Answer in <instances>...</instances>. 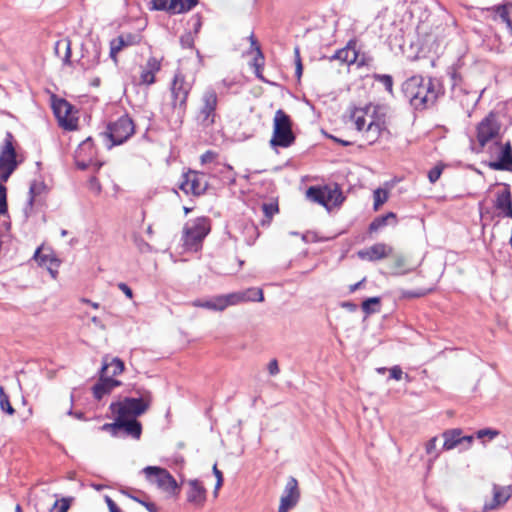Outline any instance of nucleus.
<instances>
[{
  "mask_svg": "<svg viewBox=\"0 0 512 512\" xmlns=\"http://www.w3.org/2000/svg\"><path fill=\"white\" fill-rule=\"evenodd\" d=\"M402 92L411 106L416 110H424L435 104L441 88L437 81L415 75L402 84Z\"/></svg>",
  "mask_w": 512,
  "mask_h": 512,
  "instance_id": "nucleus-1",
  "label": "nucleus"
},
{
  "mask_svg": "<svg viewBox=\"0 0 512 512\" xmlns=\"http://www.w3.org/2000/svg\"><path fill=\"white\" fill-rule=\"evenodd\" d=\"M300 500V489L298 481L294 477H289L282 496L280 498L279 512H289Z\"/></svg>",
  "mask_w": 512,
  "mask_h": 512,
  "instance_id": "nucleus-16",
  "label": "nucleus"
},
{
  "mask_svg": "<svg viewBox=\"0 0 512 512\" xmlns=\"http://www.w3.org/2000/svg\"><path fill=\"white\" fill-rule=\"evenodd\" d=\"M342 307H344L350 311H355L357 309V305L352 302H343Z\"/></svg>",
  "mask_w": 512,
  "mask_h": 512,
  "instance_id": "nucleus-60",
  "label": "nucleus"
},
{
  "mask_svg": "<svg viewBox=\"0 0 512 512\" xmlns=\"http://www.w3.org/2000/svg\"><path fill=\"white\" fill-rule=\"evenodd\" d=\"M375 81L381 83L387 92L392 94L393 92V78L391 75L388 74H375L374 76Z\"/></svg>",
  "mask_w": 512,
  "mask_h": 512,
  "instance_id": "nucleus-39",
  "label": "nucleus"
},
{
  "mask_svg": "<svg viewBox=\"0 0 512 512\" xmlns=\"http://www.w3.org/2000/svg\"><path fill=\"white\" fill-rule=\"evenodd\" d=\"M499 434H500V432L496 429L485 428V429L478 430L476 432V437L478 439H483L485 437H488L490 440H492V439L496 438Z\"/></svg>",
  "mask_w": 512,
  "mask_h": 512,
  "instance_id": "nucleus-42",
  "label": "nucleus"
},
{
  "mask_svg": "<svg viewBox=\"0 0 512 512\" xmlns=\"http://www.w3.org/2000/svg\"><path fill=\"white\" fill-rule=\"evenodd\" d=\"M262 210L268 223L272 217L279 212L278 204L276 202L263 203Z\"/></svg>",
  "mask_w": 512,
  "mask_h": 512,
  "instance_id": "nucleus-40",
  "label": "nucleus"
},
{
  "mask_svg": "<svg viewBox=\"0 0 512 512\" xmlns=\"http://www.w3.org/2000/svg\"><path fill=\"white\" fill-rule=\"evenodd\" d=\"M118 288L129 298L131 299L133 297L132 289L123 282L118 283Z\"/></svg>",
  "mask_w": 512,
  "mask_h": 512,
  "instance_id": "nucleus-55",
  "label": "nucleus"
},
{
  "mask_svg": "<svg viewBox=\"0 0 512 512\" xmlns=\"http://www.w3.org/2000/svg\"><path fill=\"white\" fill-rule=\"evenodd\" d=\"M218 96L213 88H206L198 101L196 121L202 128L211 127L217 117Z\"/></svg>",
  "mask_w": 512,
  "mask_h": 512,
  "instance_id": "nucleus-8",
  "label": "nucleus"
},
{
  "mask_svg": "<svg viewBox=\"0 0 512 512\" xmlns=\"http://www.w3.org/2000/svg\"><path fill=\"white\" fill-rule=\"evenodd\" d=\"M7 210V189L0 183V215H5Z\"/></svg>",
  "mask_w": 512,
  "mask_h": 512,
  "instance_id": "nucleus-43",
  "label": "nucleus"
},
{
  "mask_svg": "<svg viewBox=\"0 0 512 512\" xmlns=\"http://www.w3.org/2000/svg\"><path fill=\"white\" fill-rule=\"evenodd\" d=\"M501 128L502 125L498 115L494 112H490L478 123L476 127V139L482 150L489 144L495 145L502 141Z\"/></svg>",
  "mask_w": 512,
  "mask_h": 512,
  "instance_id": "nucleus-6",
  "label": "nucleus"
},
{
  "mask_svg": "<svg viewBox=\"0 0 512 512\" xmlns=\"http://www.w3.org/2000/svg\"><path fill=\"white\" fill-rule=\"evenodd\" d=\"M393 248L385 243H376L367 249L358 252L359 258L368 261H377L391 255Z\"/></svg>",
  "mask_w": 512,
  "mask_h": 512,
  "instance_id": "nucleus-23",
  "label": "nucleus"
},
{
  "mask_svg": "<svg viewBox=\"0 0 512 512\" xmlns=\"http://www.w3.org/2000/svg\"><path fill=\"white\" fill-rule=\"evenodd\" d=\"M390 378L395 380H401L403 376V371L399 366H393L390 370Z\"/></svg>",
  "mask_w": 512,
  "mask_h": 512,
  "instance_id": "nucleus-52",
  "label": "nucleus"
},
{
  "mask_svg": "<svg viewBox=\"0 0 512 512\" xmlns=\"http://www.w3.org/2000/svg\"><path fill=\"white\" fill-rule=\"evenodd\" d=\"M442 437L444 439L442 449L446 451L452 450L464 443L466 444L464 449H469L474 441V436L463 435V431L460 428L445 430L442 433Z\"/></svg>",
  "mask_w": 512,
  "mask_h": 512,
  "instance_id": "nucleus-18",
  "label": "nucleus"
},
{
  "mask_svg": "<svg viewBox=\"0 0 512 512\" xmlns=\"http://www.w3.org/2000/svg\"><path fill=\"white\" fill-rule=\"evenodd\" d=\"M350 50L348 49H340L338 50L334 55H333V59H337V60H340L342 62H348V63H352L355 61L356 59V54L355 52H352V57L349 58V54H350Z\"/></svg>",
  "mask_w": 512,
  "mask_h": 512,
  "instance_id": "nucleus-41",
  "label": "nucleus"
},
{
  "mask_svg": "<svg viewBox=\"0 0 512 512\" xmlns=\"http://www.w3.org/2000/svg\"><path fill=\"white\" fill-rule=\"evenodd\" d=\"M374 210H378L388 200V192L384 189L378 188L373 193Z\"/></svg>",
  "mask_w": 512,
  "mask_h": 512,
  "instance_id": "nucleus-38",
  "label": "nucleus"
},
{
  "mask_svg": "<svg viewBox=\"0 0 512 512\" xmlns=\"http://www.w3.org/2000/svg\"><path fill=\"white\" fill-rule=\"evenodd\" d=\"M142 471L149 481L160 487V466H147Z\"/></svg>",
  "mask_w": 512,
  "mask_h": 512,
  "instance_id": "nucleus-36",
  "label": "nucleus"
},
{
  "mask_svg": "<svg viewBox=\"0 0 512 512\" xmlns=\"http://www.w3.org/2000/svg\"><path fill=\"white\" fill-rule=\"evenodd\" d=\"M495 10L496 15L506 24L510 25V18L508 10L505 6H496L493 8Z\"/></svg>",
  "mask_w": 512,
  "mask_h": 512,
  "instance_id": "nucleus-45",
  "label": "nucleus"
},
{
  "mask_svg": "<svg viewBox=\"0 0 512 512\" xmlns=\"http://www.w3.org/2000/svg\"><path fill=\"white\" fill-rule=\"evenodd\" d=\"M190 84L181 73H176L170 86V105L176 114V123L182 122Z\"/></svg>",
  "mask_w": 512,
  "mask_h": 512,
  "instance_id": "nucleus-9",
  "label": "nucleus"
},
{
  "mask_svg": "<svg viewBox=\"0 0 512 512\" xmlns=\"http://www.w3.org/2000/svg\"><path fill=\"white\" fill-rule=\"evenodd\" d=\"M294 142L295 135L292 131L291 119L282 109H278L273 119V135L270 145L272 147L287 148Z\"/></svg>",
  "mask_w": 512,
  "mask_h": 512,
  "instance_id": "nucleus-7",
  "label": "nucleus"
},
{
  "mask_svg": "<svg viewBox=\"0 0 512 512\" xmlns=\"http://www.w3.org/2000/svg\"><path fill=\"white\" fill-rule=\"evenodd\" d=\"M442 169L440 167L432 168L428 173V178L431 183H435L441 176Z\"/></svg>",
  "mask_w": 512,
  "mask_h": 512,
  "instance_id": "nucleus-51",
  "label": "nucleus"
},
{
  "mask_svg": "<svg viewBox=\"0 0 512 512\" xmlns=\"http://www.w3.org/2000/svg\"><path fill=\"white\" fill-rule=\"evenodd\" d=\"M52 107L55 116L65 129L72 130L76 127L74 121L68 118L73 106L67 100L59 99L53 103Z\"/></svg>",
  "mask_w": 512,
  "mask_h": 512,
  "instance_id": "nucleus-22",
  "label": "nucleus"
},
{
  "mask_svg": "<svg viewBox=\"0 0 512 512\" xmlns=\"http://www.w3.org/2000/svg\"><path fill=\"white\" fill-rule=\"evenodd\" d=\"M102 367H107V377L114 379L115 376L123 372L124 363L119 358H113L110 362L104 359Z\"/></svg>",
  "mask_w": 512,
  "mask_h": 512,
  "instance_id": "nucleus-31",
  "label": "nucleus"
},
{
  "mask_svg": "<svg viewBox=\"0 0 512 512\" xmlns=\"http://www.w3.org/2000/svg\"><path fill=\"white\" fill-rule=\"evenodd\" d=\"M389 221H392L394 224H396L397 221H396L395 213L389 212L386 215H382V216L375 218L369 225V231L376 232L379 229L388 225Z\"/></svg>",
  "mask_w": 512,
  "mask_h": 512,
  "instance_id": "nucleus-32",
  "label": "nucleus"
},
{
  "mask_svg": "<svg viewBox=\"0 0 512 512\" xmlns=\"http://www.w3.org/2000/svg\"><path fill=\"white\" fill-rule=\"evenodd\" d=\"M73 500V497H63L61 500H57L60 506L56 512H67Z\"/></svg>",
  "mask_w": 512,
  "mask_h": 512,
  "instance_id": "nucleus-48",
  "label": "nucleus"
},
{
  "mask_svg": "<svg viewBox=\"0 0 512 512\" xmlns=\"http://www.w3.org/2000/svg\"><path fill=\"white\" fill-rule=\"evenodd\" d=\"M216 158V153L213 151H206L201 155L200 160L202 164L211 163Z\"/></svg>",
  "mask_w": 512,
  "mask_h": 512,
  "instance_id": "nucleus-53",
  "label": "nucleus"
},
{
  "mask_svg": "<svg viewBox=\"0 0 512 512\" xmlns=\"http://www.w3.org/2000/svg\"><path fill=\"white\" fill-rule=\"evenodd\" d=\"M212 471L216 477V485H215V489H214V495L217 496L218 490L223 485V473L218 469L217 464L213 465Z\"/></svg>",
  "mask_w": 512,
  "mask_h": 512,
  "instance_id": "nucleus-46",
  "label": "nucleus"
},
{
  "mask_svg": "<svg viewBox=\"0 0 512 512\" xmlns=\"http://www.w3.org/2000/svg\"><path fill=\"white\" fill-rule=\"evenodd\" d=\"M198 3V0H162V10L170 14H180L190 11Z\"/></svg>",
  "mask_w": 512,
  "mask_h": 512,
  "instance_id": "nucleus-27",
  "label": "nucleus"
},
{
  "mask_svg": "<svg viewBox=\"0 0 512 512\" xmlns=\"http://www.w3.org/2000/svg\"><path fill=\"white\" fill-rule=\"evenodd\" d=\"M18 166L17 154L14 146V136L6 132L3 144L0 148V180L8 181L11 174Z\"/></svg>",
  "mask_w": 512,
  "mask_h": 512,
  "instance_id": "nucleus-11",
  "label": "nucleus"
},
{
  "mask_svg": "<svg viewBox=\"0 0 512 512\" xmlns=\"http://www.w3.org/2000/svg\"><path fill=\"white\" fill-rule=\"evenodd\" d=\"M105 502L109 508V512L116 511V509L119 508L117 504L109 496H105Z\"/></svg>",
  "mask_w": 512,
  "mask_h": 512,
  "instance_id": "nucleus-57",
  "label": "nucleus"
},
{
  "mask_svg": "<svg viewBox=\"0 0 512 512\" xmlns=\"http://www.w3.org/2000/svg\"><path fill=\"white\" fill-rule=\"evenodd\" d=\"M488 151L491 157L496 156L495 160L488 163V167L496 171H511L512 170V146L510 141L502 143V141L495 145H490Z\"/></svg>",
  "mask_w": 512,
  "mask_h": 512,
  "instance_id": "nucleus-14",
  "label": "nucleus"
},
{
  "mask_svg": "<svg viewBox=\"0 0 512 512\" xmlns=\"http://www.w3.org/2000/svg\"><path fill=\"white\" fill-rule=\"evenodd\" d=\"M160 70V61L154 57L148 59L144 66H141L139 84L151 85L155 82L156 73Z\"/></svg>",
  "mask_w": 512,
  "mask_h": 512,
  "instance_id": "nucleus-26",
  "label": "nucleus"
},
{
  "mask_svg": "<svg viewBox=\"0 0 512 512\" xmlns=\"http://www.w3.org/2000/svg\"><path fill=\"white\" fill-rule=\"evenodd\" d=\"M120 384V381L107 377V367H101L99 381L92 388L93 395L97 400H101Z\"/></svg>",
  "mask_w": 512,
  "mask_h": 512,
  "instance_id": "nucleus-20",
  "label": "nucleus"
},
{
  "mask_svg": "<svg viewBox=\"0 0 512 512\" xmlns=\"http://www.w3.org/2000/svg\"><path fill=\"white\" fill-rule=\"evenodd\" d=\"M210 232V221L200 217L188 221L183 228V247L186 251L197 252L201 249L204 238Z\"/></svg>",
  "mask_w": 512,
  "mask_h": 512,
  "instance_id": "nucleus-5",
  "label": "nucleus"
},
{
  "mask_svg": "<svg viewBox=\"0 0 512 512\" xmlns=\"http://www.w3.org/2000/svg\"><path fill=\"white\" fill-rule=\"evenodd\" d=\"M189 24L191 25V29L193 30L194 34H197L202 26L201 17L199 15H193L189 21Z\"/></svg>",
  "mask_w": 512,
  "mask_h": 512,
  "instance_id": "nucleus-50",
  "label": "nucleus"
},
{
  "mask_svg": "<svg viewBox=\"0 0 512 512\" xmlns=\"http://www.w3.org/2000/svg\"><path fill=\"white\" fill-rule=\"evenodd\" d=\"M54 52L61 58L64 65H71V41L69 38H62L56 41Z\"/></svg>",
  "mask_w": 512,
  "mask_h": 512,
  "instance_id": "nucleus-28",
  "label": "nucleus"
},
{
  "mask_svg": "<svg viewBox=\"0 0 512 512\" xmlns=\"http://www.w3.org/2000/svg\"><path fill=\"white\" fill-rule=\"evenodd\" d=\"M135 132V126L132 119L128 115H122L116 121L107 125L106 136L114 145H121L126 142Z\"/></svg>",
  "mask_w": 512,
  "mask_h": 512,
  "instance_id": "nucleus-12",
  "label": "nucleus"
},
{
  "mask_svg": "<svg viewBox=\"0 0 512 512\" xmlns=\"http://www.w3.org/2000/svg\"><path fill=\"white\" fill-rule=\"evenodd\" d=\"M149 4L152 10H160V0H151Z\"/></svg>",
  "mask_w": 512,
  "mask_h": 512,
  "instance_id": "nucleus-62",
  "label": "nucleus"
},
{
  "mask_svg": "<svg viewBox=\"0 0 512 512\" xmlns=\"http://www.w3.org/2000/svg\"><path fill=\"white\" fill-rule=\"evenodd\" d=\"M295 55V75L298 79L301 78L303 72V65L300 57V49L299 47L294 48Z\"/></svg>",
  "mask_w": 512,
  "mask_h": 512,
  "instance_id": "nucleus-44",
  "label": "nucleus"
},
{
  "mask_svg": "<svg viewBox=\"0 0 512 512\" xmlns=\"http://www.w3.org/2000/svg\"><path fill=\"white\" fill-rule=\"evenodd\" d=\"M493 498L483 505V511H492L502 507L512 496V486H501L493 484L492 487Z\"/></svg>",
  "mask_w": 512,
  "mask_h": 512,
  "instance_id": "nucleus-19",
  "label": "nucleus"
},
{
  "mask_svg": "<svg viewBox=\"0 0 512 512\" xmlns=\"http://www.w3.org/2000/svg\"><path fill=\"white\" fill-rule=\"evenodd\" d=\"M249 301H264L262 289L252 287L244 291L233 292L227 295H218L211 297L209 299H198L193 301L192 304L195 307H201L212 311H223L228 306L237 305Z\"/></svg>",
  "mask_w": 512,
  "mask_h": 512,
  "instance_id": "nucleus-3",
  "label": "nucleus"
},
{
  "mask_svg": "<svg viewBox=\"0 0 512 512\" xmlns=\"http://www.w3.org/2000/svg\"><path fill=\"white\" fill-rule=\"evenodd\" d=\"M364 281H365V279H363L362 281H360V282H358V283H355V284L351 285V286L349 287V291H350V292H355L357 289H359V288H360V286L362 285V283H363Z\"/></svg>",
  "mask_w": 512,
  "mask_h": 512,
  "instance_id": "nucleus-63",
  "label": "nucleus"
},
{
  "mask_svg": "<svg viewBox=\"0 0 512 512\" xmlns=\"http://www.w3.org/2000/svg\"><path fill=\"white\" fill-rule=\"evenodd\" d=\"M258 58L255 59V63H254V66H255V74L256 76L259 78V79H263L262 75H261V64L258 63Z\"/></svg>",
  "mask_w": 512,
  "mask_h": 512,
  "instance_id": "nucleus-58",
  "label": "nucleus"
},
{
  "mask_svg": "<svg viewBox=\"0 0 512 512\" xmlns=\"http://www.w3.org/2000/svg\"><path fill=\"white\" fill-rule=\"evenodd\" d=\"M34 258L39 260L40 264H47L49 262L48 270L53 278L56 277L57 271L52 268L53 265L58 266L57 260L54 258H49L48 256H41L40 255V249H37Z\"/></svg>",
  "mask_w": 512,
  "mask_h": 512,
  "instance_id": "nucleus-35",
  "label": "nucleus"
},
{
  "mask_svg": "<svg viewBox=\"0 0 512 512\" xmlns=\"http://www.w3.org/2000/svg\"><path fill=\"white\" fill-rule=\"evenodd\" d=\"M181 45L184 48H192L194 44V36L191 32L186 33L180 39Z\"/></svg>",
  "mask_w": 512,
  "mask_h": 512,
  "instance_id": "nucleus-49",
  "label": "nucleus"
},
{
  "mask_svg": "<svg viewBox=\"0 0 512 512\" xmlns=\"http://www.w3.org/2000/svg\"><path fill=\"white\" fill-rule=\"evenodd\" d=\"M120 491L122 494H124L125 496L129 497L132 500H134V498H139L138 496H135L134 494H132L131 489H129V488H124V489H121Z\"/></svg>",
  "mask_w": 512,
  "mask_h": 512,
  "instance_id": "nucleus-59",
  "label": "nucleus"
},
{
  "mask_svg": "<svg viewBox=\"0 0 512 512\" xmlns=\"http://www.w3.org/2000/svg\"><path fill=\"white\" fill-rule=\"evenodd\" d=\"M180 188L185 193L201 195L208 188L207 176L202 172L189 171L188 173L184 174V180L181 183Z\"/></svg>",
  "mask_w": 512,
  "mask_h": 512,
  "instance_id": "nucleus-15",
  "label": "nucleus"
},
{
  "mask_svg": "<svg viewBox=\"0 0 512 512\" xmlns=\"http://www.w3.org/2000/svg\"><path fill=\"white\" fill-rule=\"evenodd\" d=\"M380 298L379 297H371L362 302V310L367 314H373L379 312V308H374L373 306H379Z\"/></svg>",
  "mask_w": 512,
  "mask_h": 512,
  "instance_id": "nucleus-37",
  "label": "nucleus"
},
{
  "mask_svg": "<svg viewBox=\"0 0 512 512\" xmlns=\"http://www.w3.org/2000/svg\"><path fill=\"white\" fill-rule=\"evenodd\" d=\"M135 36L132 34L120 35L113 39L110 43V55L112 58L116 57V54L120 52L124 47L132 45L134 43Z\"/></svg>",
  "mask_w": 512,
  "mask_h": 512,
  "instance_id": "nucleus-30",
  "label": "nucleus"
},
{
  "mask_svg": "<svg viewBox=\"0 0 512 512\" xmlns=\"http://www.w3.org/2000/svg\"><path fill=\"white\" fill-rule=\"evenodd\" d=\"M494 207L504 217L512 219V195L508 184H503L502 189L496 192Z\"/></svg>",
  "mask_w": 512,
  "mask_h": 512,
  "instance_id": "nucleus-21",
  "label": "nucleus"
},
{
  "mask_svg": "<svg viewBox=\"0 0 512 512\" xmlns=\"http://www.w3.org/2000/svg\"><path fill=\"white\" fill-rule=\"evenodd\" d=\"M151 402L148 392H143L137 397H124L122 400L110 404L111 412L121 418L137 419L146 412Z\"/></svg>",
  "mask_w": 512,
  "mask_h": 512,
  "instance_id": "nucleus-4",
  "label": "nucleus"
},
{
  "mask_svg": "<svg viewBox=\"0 0 512 512\" xmlns=\"http://www.w3.org/2000/svg\"><path fill=\"white\" fill-rule=\"evenodd\" d=\"M90 188L94 190L97 194L101 192V185L96 177H92L90 179Z\"/></svg>",
  "mask_w": 512,
  "mask_h": 512,
  "instance_id": "nucleus-56",
  "label": "nucleus"
},
{
  "mask_svg": "<svg viewBox=\"0 0 512 512\" xmlns=\"http://www.w3.org/2000/svg\"><path fill=\"white\" fill-rule=\"evenodd\" d=\"M81 302L89 304L90 307H93L94 309H98L99 308V303L93 302V301H91V300H89L87 298H82Z\"/></svg>",
  "mask_w": 512,
  "mask_h": 512,
  "instance_id": "nucleus-61",
  "label": "nucleus"
},
{
  "mask_svg": "<svg viewBox=\"0 0 512 512\" xmlns=\"http://www.w3.org/2000/svg\"><path fill=\"white\" fill-rule=\"evenodd\" d=\"M102 430L109 431L114 437L139 439L142 433V426L137 419H125L115 416V421L104 424Z\"/></svg>",
  "mask_w": 512,
  "mask_h": 512,
  "instance_id": "nucleus-13",
  "label": "nucleus"
},
{
  "mask_svg": "<svg viewBox=\"0 0 512 512\" xmlns=\"http://www.w3.org/2000/svg\"><path fill=\"white\" fill-rule=\"evenodd\" d=\"M306 197L309 201L322 205L328 210L339 206L344 201L341 190L329 186H311L306 191Z\"/></svg>",
  "mask_w": 512,
  "mask_h": 512,
  "instance_id": "nucleus-10",
  "label": "nucleus"
},
{
  "mask_svg": "<svg viewBox=\"0 0 512 512\" xmlns=\"http://www.w3.org/2000/svg\"><path fill=\"white\" fill-rule=\"evenodd\" d=\"M187 501L196 507H201L206 501V489L203 484L197 480L188 482Z\"/></svg>",
  "mask_w": 512,
  "mask_h": 512,
  "instance_id": "nucleus-25",
  "label": "nucleus"
},
{
  "mask_svg": "<svg viewBox=\"0 0 512 512\" xmlns=\"http://www.w3.org/2000/svg\"><path fill=\"white\" fill-rule=\"evenodd\" d=\"M46 185L43 181L34 180L31 182L29 187V196L27 203L23 209V212L26 217H28L32 211L33 206L37 203L41 202V195L46 191Z\"/></svg>",
  "mask_w": 512,
  "mask_h": 512,
  "instance_id": "nucleus-24",
  "label": "nucleus"
},
{
  "mask_svg": "<svg viewBox=\"0 0 512 512\" xmlns=\"http://www.w3.org/2000/svg\"><path fill=\"white\" fill-rule=\"evenodd\" d=\"M96 151L93 140L89 137L79 144L75 151V164L80 170L88 169L94 162Z\"/></svg>",
  "mask_w": 512,
  "mask_h": 512,
  "instance_id": "nucleus-17",
  "label": "nucleus"
},
{
  "mask_svg": "<svg viewBox=\"0 0 512 512\" xmlns=\"http://www.w3.org/2000/svg\"><path fill=\"white\" fill-rule=\"evenodd\" d=\"M181 486L177 483L175 478L165 469L162 468V491L166 492L168 496L174 497L180 493Z\"/></svg>",
  "mask_w": 512,
  "mask_h": 512,
  "instance_id": "nucleus-29",
  "label": "nucleus"
},
{
  "mask_svg": "<svg viewBox=\"0 0 512 512\" xmlns=\"http://www.w3.org/2000/svg\"><path fill=\"white\" fill-rule=\"evenodd\" d=\"M0 409L8 415L15 414V409L11 405L9 396L5 393L3 386H0Z\"/></svg>",
  "mask_w": 512,
  "mask_h": 512,
  "instance_id": "nucleus-34",
  "label": "nucleus"
},
{
  "mask_svg": "<svg viewBox=\"0 0 512 512\" xmlns=\"http://www.w3.org/2000/svg\"><path fill=\"white\" fill-rule=\"evenodd\" d=\"M268 371L270 375H277L279 373V366L276 359H272L268 364Z\"/></svg>",
  "mask_w": 512,
  "mask_h": 512,
  "instance_id": "nucleus-54",
  "label": "nucleus"
},
{
  "mask_svg": "<svg viewBox=\"0 0 512 512\" xmlns=\"http://www.w3.org/2000/svg\"><path fill=\"white\" fill-rule=\"evenodd\" d=\"M134 501L143 505L149 512H157L158 507L155 503L149 501L146 496L144 498H134Z\"/></svg>",
  "mask_w": 512,
  "mask_h": 512,
  "instance_id": "nucleus-47",
  "label": "nucleus"
},
{
  "mask_svg": "<svg viewBox=\"0 0 512 512\" xmlns=\"http://www.w3.org/2000/svg\"><path fill=\"white\" fill-rule=\"evenodd\" d=\"M350 119L368 144L375 143L386 129L384 115L379 114L378 106L371 104L362 108H355Z\"/></svg>",
  "mask_w": 512,
  "mask_h": 512,
  "instance_id": "nucleus-2",
  "label": "nucleus"
},
{
  "mask_svg": "<svg viewBox=\"0 0 512 512\" xmlns=\"http://www.w3.org/2000/svg\"><path fill=\"white\" fill-rule=\"evenodd\" d=\"M437 441L438 438L432 437L430 440L427 441L425 444V451L430 456L428 460L429 466L433 465V463L436 461V459L440 456L441 450L437 448Z\"/></svg>",
  "mask_w": 512,
  "mask_h": 512,
  "instance_id": "nucleus-33",
  "label": "nucleus"
},
{
  "mask_svg": "<svg viewBox=\"0 0 512 512\" xmlns=\"http://www.w3.org/2000/svg\"><path fill=\"white\" fill-rule=\"evenodd\" d=\"M406 295L409 297H420V296L425 295V293H423V292H419V293L408 292Z\"/></svg>",
  "mask_w": 512,
  "mask_h": 512,
  "instance_id": "nucleus-64",
  "label": "nucleus"
}]
</instances>
